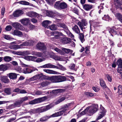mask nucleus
<instances>
[{
	"mask_svg": "<svg viewBox=\"0 0 122 122\" xmlns=\"http://www.w3.org/2000/svg\"><path fill=\"white\" fill-rule=\"evenodd\" d=\"M98 107L97 104H92L91 106L87 107L84 111L80 113L81 115H83L86 113L89 114L90 115H92L97 111Z\"/></svg>",
	"mask_w": 122,
	"mask_h": 122,
	"instance_id": "obj_1",
	"label": "nucleus"
},
{
	"mask_svg": "<svg viewBox=\"0 0 122 122\" xmlns=\"http://www.w3.org/2000/svg\"><path fill=\"white\" fill-rule=\"evenodd\" d=\"M48 79L52 82L58 83L66 81V78L64 76L57 75L49 77Z\"/></svg>",
	"mask_w": 122,
	"mask_h": 122,
	"instance_id": "obj_2",
	"label": "nucleus"
},
{
	"mask_svg": "<svg viewBox=\"0 0 122 122\" xmlns=\"http://www.w3.org/2000/svg\"><path fill=\"white\" fill-rule=\"evenodd\" d=\"M54 7L59 10L66 9L67 8V5L65 2H61L58 1L56 2L54 5Z\"/></svg>",
	"mask_w": 122,
	"mask_h": 122,
	"instance_id": "obj_3",
	"label": "nucleus"
},
{
	"mask_svg": "<svg viewBox=\"0 0 122 122\" xmlns=\"http://www.w3.org/2000/svg\"><path fill=\"white\" fill-rule=\"evenodd\" d=\"M60 112H57L50 116H47L46 115L42 117L40 119V121L42 122L46 121L49 119L50 118L52 117H54L59 116L61 114Z\"/></svg>",
	"mask_w": 122,
	"mask_h": 122,
	"instance_id": "obj_4",
	"label": "nucleus"
},
{
	"mask_svg": "<svg viewBox=\"0 0 122 122\" xmlns=\"http://www.w3.org/2000/svg\"><path fill=\"white\" fill-rule=\"evenodd\" d=\"M57 66L51 64L50 63H49L41 66L40 67L41 68H55L58 69L59 68L58 66L61 68H62L63 67L59 63H57Z\"/></svg>",
	"mask_w": 122,
	"mask_h": 122,
	"instance_id": "obj_5",
	"label": "nucleus"
},
{
	"mask_svg": "<svg viewBox=\"0 0 122 122\" xmlns=\"http://www.w3.org/2000/svg\"><path fill=\"white\" fill-rule=\"evenodd\" d=\"M36 47L37 49L43 51L44 53H45L46 51V48L44 43L39 42L37 44Z\"/></svg>",
	"mask_w": 122,
	"mask_h": 122,
	"instance_id": "obj_6",
	"label": "nucleus"
},
{
	"mask_svg": "<svg viewBox=\"0 0 122 122\" xmlns=\"http://www.w3.org/2000/svg\"><path fill=\"white\" fill-rule=\"evenodd\" d=\"M105 112L106 111L104 110V108L101 105L100 112L96 120L97 121V120L101 119L105 115Z\"/></svg>",
	"mask_w": 122,
	"mask_h": 122,
	"instance_id": "obj_7",
	"label": "nucleus"
},
{
	"mask_svg": "<svg viewBox=\"0 0 122 122\" xmlns=\"http://www.w3.org/2000/svg\"><path fill=\"white\" fill-rule=\"evenodd\" d=\"M82 22V23L81 22H78L77 25L79 26L81 29L83 30V29H85V28L84 26H86L87 25V23L86 20L84 19H83Z\"/></svg>",
	"mask_w": 122,
	"mask_h": 122,
	"instance_id": "obj_8",
	"label": "nucleus"
},
{
	"mask_svg": "<svg viewBox=\"0 0 122 122\" xmlns=\"http://www.w3.org/2000/svg\"><path fill=\"white\" fill-rule=\"evenodd\" d=\"M35 28V26L31 24H29L25 28L23 27L22 31L28 32L30 30H32Z\"/></svg>",
	"mask_w": 122,
	"mask_h": 122,
	"instance_id": "obj_9",
	"label": "nucleus"
},
{
	"mask_svg": "<svg viewBox=\"0 0 122 122\" xmlns=\"http://www.w3.org/2000/svg\"><path fill=\"white\" fill-rule=\"evenodd\" d=\"M54 106V105L50 104L45 106L43 107L40 108V112H42L46 111L49 110Z\"/></svg>",
	"mask_w": 122,
	"mask_h": 122,
	"instance_id": "obj_10",
	"label": "nucleus"
},
{
	"mask_svg": "<svg viewBox=\"0 0 122 122\" xmlns=\"http://www.w3.org/2000/svg\"><path fill=\"white\" fill-rule=\"evenodd\" d=\"M51 35L52 36H54V38L56 39H59L60 36L63 35L62 33L57 31L51 32Z\"/></svg>",
	"mask_w": 122,
	"mask_h": 122,
	"instance_id": "obj_11",
	"label": "nucleus"
},
{
	"mask_svg": "<svg viewBox=\"0 0 122 122\" xmlns=\"http://www.w3.org/2000/svg\"><path fill=\"white\" fill-rule=\"evenodd\" d=\"M24 13L23 10L18 9L14 11L12 15H22L24 14Z\"/></svg>",
	"mask_w": 122,
	"mask_h": 122,
	"instance_id": "obj_12",
	"label": "nucleus"
},
{
	"mask_svg": "<svg viewBox=\"0 0 122 122\" xmlns=\"http://www.w3.org/2000/svg\"><path fill=\"white\" fill-rule=\"evenodd\" d=\"M14 44H15V42H13L10 43V45L9 46V48L10 49L15 50L20 48V45H15Z\"/></svg>",
	"mask_w": 122,
	"mask_h": 122,
	"instance_id": "obj_13",
	"label": "nucleus"
},
{
	"mask_svg": "<svg viewBox=\"0 0 122 122\" xmlns=\"http://www.w3.org/2000/svg\"><path fill=\"white\" fill-rule=\"evenodd\" d=\"M51 23V22L48 20H46L43 21L42 23V26L45 28L49 29L50 26L49 25Z\"/></svg>",
	"mask_w": 122,
	"mask_h": 122,
	"instance_id": "obj_14",
	"label": "nucleus"
},
{
	"mask_svg": "<svg viewBox=\"0 0 122 122\" xmlns=\"http://www.w3.org/2000/svg\"><path fill=\"white\" fill-rule=\"evenodd\" d=\"M43 71L48 74H60L58 72L50 70L45 69L43 70Z\"/></svg>",
	"mask_w": 122,
	"mask_h": 122,
	"instance_id": "obj_15",
	"label": "nucleus"
},
{
	"mask_svg": "<svg viewBox=\"0 0 122 122\" xmlns=\"http://www.w3.org/2000/svg\"><path fill=\"white\" fill-rule=\"evenodd\" d=\"M23 72L25 74L29 73H31V67L30 65L27 67L24 68L23 70Z\"/></svg>",
	"mask_w": 122,
	"mask_h": 122,
	"instance_id": "obj_16",
	"label": "nucleus"
},
{
	"mask_svg": "<svg viewBox=\"0 0 122 122\" xmlns=\"http://www.w3.org/2000/svg\"><path fill=\"white\" fill-rule=\"evenodd\" d=\"M12 34L14 35H16L19 37H21L22 35V32L17 30H15L12 32Z\"/></svg>",
	"mask_w": 122,
	"mask_h": 122,
	"instance_id": "obj_17",
	"label": "nucleus"
},
{
	"mask_svg": "<svg viewBox=\"0 0 122 122\" xmlns=\"http://www.w3.org/2000/svg\"><path fill=\"white\" fill-rule=\"evenodd\" d=\"M83 9L86 10H89L92 8V5L88 4H85L82 5Z\"/></svg>",
	"mask_w": 122,
	"mask_h": 122,
	"instance_id": "obj_18",
	"label": "nucleus"
},
{
	"mask_svg": "<svg viewBox=\"0 0 122 122\" xmlns=\"http://www.w3.org/2000/svg\"><path fill=\"white\" fill-rule=\"evenodd\" d=\"M64 57L60 56H58L54 55L52 57L53 59L56 61H62L64 60Z\"/></svg>",
	"mask_w": 122,
	"mask_h": 122,
	"instance_id": "obj_19",
	"label": "nucleus"
},
{
	"mask_svg": "<svg viewBox=\"0 0 122 122\" xmlns=\"http://www.w3.org/2000/svg\"><path fill=\"white\" fill-rule=\"evenodd\" d=\"M7 76L11 79L13 80L16 78L17 74L15 73H10L7 74Z\"/></svg>",
	"mask_w": 122,
	"mask_h": 122,
	"instance_id": "obj_20",
	"label": "nucleus"
},
{
	"mask_svg": "<svg viewBox=\"0 0 122 122\" xmlns=\"http://www.w3.org/2000/svg\"><path fill=\"white\" fill-rule=\"evenodd\" d=\"M20 21L23 24L27 25L30 22V20L27 18H25L20 20Z\"/></svg>",
	"mask_w": 122,
	"mask_h": 122,
	"instance_id": "obj_21",
	"label": "nucleus"
},
{
	"mask_svg": "<svg viewBox=\"0 0 122 122\" xmlns=\"http://www.w3.org/2000/svg\"><path fill=\"white\" fill-rule=\"evenodd\" d=\"M32 54L39 57L43 56V53L41 52L33 51L32 52Z\"/></svg>",
	"mask_w": 122,
	"mask_h": 122,
	"instance_id": "obj_22",
	"label": "nucleus"
},
{
	"mask_svg": "<svg viewBox=\"0 0 122 122\" xmlns=\"http://www.w3.org/2000/svg\"><path fill=\"white\" fill-rule=\"evenodd\" d=\"M15 28L17 29L22 31L23 30V26L19 23L17 22H15Z\"/></svg>",
	"mask_w": 122,
	"mask_h": 122,
	"instance_id": "obj_23",
	"label": "nucleus"
},
{
	"mask_svg": "<svg viewBox=\"0 0 122 122\" xmlns=\"http://www.w3.org/2000/svg\"><path fill=\"white\" fill-rule=\"evenodd\" d=\"M0 80L2 82L5 83H7L9 82V80L6 76H2Z\"/></svg>",
	"mask_w": 122,
	"mask_h": 122,
	"instance_id": "obj_24",
	"label": "nucleus"
},
{
	"mask_svg": "<svg viewBox=\"0 0 122 122\" xmlns=\"http://www.w3.org/2000/svg\"><path fill=\"white\" fill-rule=\"evenodd\" d=\"M78 38L82 43H83L85 41L84 36L82 33H79Z\"/></svg>",
	"mask_w": 122,
	"mask_h": 122,
	"instance_id": "obj_25",
	"label": "nucleus"
},
{
	"mask_svg": "<svg viewBox=\"0 0 122 122\" xmlns=\"http://www.w3.org/2000/svg\"><path fill=\"white\" fill-rule=\"evenodd\" d=\"M72 29L75 33L79 34L80 33V30L78 27L77 25H75L72 28Z\"/></svg>",
	"mask_w": 122,
	"mask_h": 122,
	"instance_id": "obj_26",
	"label": "nucleus"
},
{
	"mask_svg": "<svg viewBox=\"0 0 122 122\" xmlns=\"http://www.w3.org/2000/svg\"><path fill=\"white\" fill-rule=\"evenodd\" d=\"M114 5L118 7H119L122 5L119 0H114Z\"/></svg>",
	"mask_w": 122,
	"mask_h": 122,
	"instance_id": "obj_27",
	"label": "nucleus"
},
{
	"mask_svg": "<svg viewBox=\"0 0 122 122\" xmlns=\"http://www.w3.org/2000/svg\"><path fill=\"white\" fill-rule=\"evenodd\" d=\"M68 107L69 106L67 104H66L64 105V108L62 110V111L58 112H60L61 113V115H59V116H60L61 115H63V113H65L67 110H68Z\"/></svg>",
	"mask_w": 122,
	"mask_h": 122,
	"instance_id": "obj_28",
	"label": "nucleus"
},
{
	"mask_svg": "<svg viewBox=\"0 0 122 122\" xmlns=\"http://www.w3.org/2000/svg\"><path fill=\"white\" fill-rule=\"evenodd\" d=\"M115 30L117 33V34L118 35H120L121 36H122V35L121 34V33L122 31V29L121 28H117L115 27Z\"/></svg>",
	"mask_w": 122,
	"mask_h": 122,
	"instance_id": "obj_29",
	"label": "nucleus"
},
{
	"mask_svg": "<svg viewBox=\"0 0 122 122\" xmlns=\"http://www.w3.org/2000/svg\"><path fill=\"white\" fill-rule=\"evenodd\" d=\"M100 83L101 86L104 89L107 88L106 85L104 81L102 79H100Z\"/></svg>",
	"mask_w": 122,
	"mask_h": 122,
	"instance_id": "obj_30",
	"label": "nucleus"
},
{
	"mask_svg": "<svg viewBox=\"0 0 122 122\" xmlns=\"http://www.w3.org/2000/svg\"><path fill=\"white\" fill-rule=\"evenodd\" d=\"M30 97L25 96L23 97L20 98L19 99V101L22 104L23 102L25 101L28 99Z\"/></svg>",
	"mask_w": 122,
	"mask_h": 122,
	"instance_id": "obj_31",
	"label": "nucleus"
},
{
	"mask_svg": "<svg viewBox=\"0 0 122 122\" xmlns=\"http://www.w3.org/2000/svg\"><path fill=\"white\" fill-rule=\"evenodd\" d=\"M43 13L46 14V15H54V13L53 12L48 10H45Z\"/></svg>",
	"mask_w": 122,
	"mask_h": 122,
	"instance_id": "obj_32",
	"label": "nucleus"
},
{
	"mask_svg": "<svg viewBox=\"0 0 122 122\" xmlns=\"http://www.w3.org/2000/svg\"><path fill=\"white\" fill-rule=\"evenodd\" d=\"M61 39L62 42L64 44L69 43L70 41V40L66 37L63 38Z\"/></svg>",
	"mask_w": 122,
	"mask_h": 122,
	"instance_id": "obj_33",
	"label": "nucleus"
},
{
	"mask_svg": "<svg viewBox=\"0 0 122 122\" xmlns=\"http://www.w3.org/2000/svg\"><path fill=\"white\" fill-rule=\"evenodd\" d=\"M62 50L66 53L67 54H71L73 52V51L72 50H71L69 49H66L64 48H63L62 49Z\"/></svg>",
	"mask_w": 122,
	"mask_h": 122,
	"instance_id": "obj_34",
	"label": "nucleus"
},
{
	"mask_svg": "<svg viewBox=\"0 0 122 122\" xmlns=\"http://www.w3.org/2000/svg\"><path fill=\"white\" fill-rule=\"evenodd\" d=\"M115 28V27H113L112 29H110L109 31V32L111 34V35L112 36H113V35L112 34V33L115 35L117 34V33L116 31Z\"/></svg>",
	"mask_w": 122,
	"mask_h": 122,
	"instance_id": "obj_35",
	"label": "nucleus"
},
{
	"mask_svg": "<svg viewBox=\"0 0 122 122\" xmlns=\"http://www.w3.org/2000/svg\"><path fill=\"white\" fill-rule=\"evenodd\" d=\"M17 3L25 5H30V3L25 1H21L17 2Z\"/></svg>",
	"mask_w": 122,
	"mask_h": 122,
	"instance_id": "obj_36",
	"label": "nucleus"
},
{
	"mask_svg": "<svg viewBox=\"0 0 122 122\" xmlns=\"http://www.w3.org/2000/svg\"><path fill=\"white\" fill-rule=\"evenodd\" d=\"M64 91V90L61 89H58L54 90L52 91V92L54 93H58L63 92Z\"/></svg>",
	"mask_w": 122,
	"mask_h": 122,
	"instance_id": "obj_37",
	"label": "nucleus"
},
{
	"mask_svg": "<svg viewBox=\"0 0 122 122\" xmlns=\"http://www.w3.org/2000/svg\"><path fill=\"white\" fill-rule=\"evenodd\" d=\"M85 95L87 97H91L93 96L95 97L97 95L96 93L93 94L92 93L88 92H85Z\"/></svg>",
	"mask_w": 122,
	"mask_h": 122,
	"instance_id": "obj_38",
	"label": "nucleus"
},
{
	"mask_svg": "<svg viewBox=\"0 0 122 122\" xmlns=\"http://www.w3.org/2000/svg\"><path fill=\"white\" fill-rule=\"evenodd\" d=\"M29 42L28 41L25 42L22 44L20 45V48H22L23 46L29 45Z\"/></svg>",
	"mask_w": 122,
	"mask_h": 122,
	"instance_id": "obj_39",
	"label": "nucleus"
},
{
	"mask_svg": "<svg viewBox=\"0 0 122 122\" xmlns=\"http://www.w3.org/2000/svg\"><path fill=\"white\" fill-rule=\"evenodd\" d=\"M57 26L55 25H50L48 29H50L51 30H56L57 29Z\"/></svg>",
	"mask_w": 122,
	"mask_h": 122,
	"instance_id": "obj_40",
	"label": "nucleus"
},
{
	"mask_svg": "<svg viewBox=\"0 0 122 122\" xmlns=\"http://www.w3.org/2000/svg\"><path fill=\"white\" fill-rule=\"evenodd\" d=\"M7 67L3 64L0 65V70L4 71L7 69Z\"/></svg>",
	"mask_w": 122,
	"mask_h": 122,
	"instance_id": "obj_41",
	"label": "nucleus"
},
{
	"mask_svg": "<svg viewBox=\"0 0 122 122\" xmlns=\"http://www.w3.org/2000/svg\"><path fill=\"white\" fill-rule=\"evenodd\" d=\"M40 76V75H36L31 78L30 80L31 81H34L38 79Z\"/></svg>",
	"mask_w": 122,
	"mask_h": 122,
	"instance_id": "obj_42",
	"label": "nucleus"
},
{
	"mask_svg": "<svg viewBox=\"0 0 122 122\" xmlns=\"http://www.w3.org/2000/svg\"><path fill=\"white\" fill-rule=\"evenodd\" d=\"M102 19L104 20L107 21L111 20H112V19L109 16H104L102 17Z\"/></svg>",
	"mask_w": 122,
	"mask_h": 122,
	"instance_id": "obj_43",
	"label": "nucleus"
},
{
	"mask_svg": "<svg viewBox=\"0 0 122 122\" xmlns=\"http://www.w3.org/2000/svg\"><path fill=\"white\" fill-rule=\"evenodd\" d=\"M53 49L60 54L62 55L63 54V52L61 50L59 49L58 48H53Z\"/></svg>",
	"mask_w": 122,
	"mask_h": 122,
	"instance_id": "obj_44",
	"label": "nucleus"
},
{
	"mask_svg": "<svg viewBox=\"0 0 122 122\" xmlns=\"http://www.w3.org/2000/svg\"><path fill=\"white\" fill-rule=\"evenodd\" d=\"M45 59L44 58H38L36 59L35 62L39 63L41 62L42 61H45Z\"/></svg>",
	"mask_w": 122,
	"mask_h": 122,
	"instance_id": "obj_45",
	"label": "nucleus"
},
{
	"mask_svg": "<svg viewBox=\"0 0 122 122\" xmlns=\"http://www.w3.org/2000/svg\"><path fill=\"white\" fill-rule=\"evenodd\" d=\"M39 100V99H36L32 100L29 102V104H30L32 105L37 103Z\"/></svg>",
	"mask_w": 122,
	"mask_h": 122,
	"instance_id": "obj_46",
	"label": "nucleus"
},
{
	"mask_svg": "<svg viewBox=\"0 0 122 122\" xmlns=\"http://www.w3.org/2000/svg\"><path fill=\"white\" fill-rule=\"evenodd\" d=\"M118 93L119 95H121L122 94V86L119 85L118 87Z\"/></svg>",
	"mask_w": 122,
	"mask_h": 122,
	"instance_id": "obj_47",
	"label": "nucleus"
},
{
	"mask_svg": "<svg viewBox=\"0 0 122 122\" xmlns=\"http://www.w3.org/2000/svg\"><path fill=\"white\" fill-rule=\"evenodd\" d=\"M49 83L48 82L46 81L42 82L40 84L42 87H43L47 86Z\"/></svg>",
	"mask_w": 122,
	"mask_h": 122,
	"instance_id": "obj_48",
	"label": "nucleus"
},
{
	"mask_svg": "<svg viewBox=\"0 0 122 122\" xmlns=\"http://www.w3.org/2000/svg\"><path fill=\"white\" fill-rule=\"evenodd\" d=\"M4 60L5 61L8 62L11 60V58L10 56H6L4 58Z\"/></svg>",
	"mask_w": 122,
	"mask_h": 122,
	"instance_id": "obj_49",
	"label": "nucleus"
},
{
	"mask_svg": "<svg viewBox=\"0 0 122 122\" xmlns=\"http://www.w3.org/2000/svg\"><path fill=\"white\" fill-rule=\"evenodd\" d=\"M14 104L15 107H20L21 104L20 101H19V100L16 101Z\"/></svg>",
	"mask_w": 122,
	"mask_h": 122,
	"instance_id": "obj_50",
	"label": "nucleus"
},
{
	"mask_svg": "<svg viewBox=\"0 0 122 122\" xmlns=\"http://www.w3.org/2000/svg\"><path fill=\"white\" fill-rule=\"evenodd\" d=\"M27 15H39V14L33 11H31L28 12L27 14Z\"/></svg>",
	"mask_w": 122,
	"mask_h": 122,
	"instance_id": "obj_51",
	"label": "nucleus"
},
{
	"mask_svg": "<svg viewBox=\"0 0 122 122\" xmlns=\"http://www.w3.org/2000/svg\"><path fill=\"white\" fill-rule=\"evenodd\" d=\"M46 93L45 92H42L41 91H37L35 92V94L37 95H40L44 94L43 93Z\"/></svg>",
	"mask_w": 122,
	"mask_h": 122,
	"instance_id": "obj_52",
	"label": "nucleus"
},
{
	"mask_svg": "<svg viewBox=\"0 0 122 122\" xmlns=\"http://www.w3.org/2000/svg\"><path fill=\"white\" fill-rule=\"evenodd\" d=\"M117 64L118 67H122V60L120 59L118 60L117 62Z\"/></svg>",
	"mask_w": 122,
	"mask_h": 122,
	"instance_id": "obj_53",
	"label": "nucleus"
},
{
	"mask_svg": "<svg viewBox=\"0 0 122 122\" xmlns=\"http://www.w3.org/2000/svg\"><path fill=\"white\" fill-rule=\"evenodd\" d=\"M117 71L118 73H120L122 77V67H118Z\"/></svg>",
	"mask_w": 122,
	"mask_h": 122,
	"instance_id": "obj_54",
	"label": "nucleus"
},
{
	"mask_svg": "<svg viewBox=\"0 0 122 122\" xmlns=\"http://www.w3.org/2000/svg\"><path fill=\"white\" fill-rule=\"evenodd\" d=\"M68 97L67 96H63L61 98H60L59 99L60 101L61 102H62L65 99H67L68 98Z\"/></svg>",
	"mask_w": 122,
	"mask_h": 122,
	"instance_id": "obj_55",
	"label": "nucleus"
},
{
	"mask_svg": "<svg viewBox=\"0 0 122 122\" xmlns=\"http://www.w3.org/2000/svg\"><path fill=\"white\" fill-rule=\"evenodd\" d=\"M71 70H75V65L74 64H71L69 66Z\"/></svg>",
	"mask_w": 122,
	"mask_h": 122,
	"instance_id": "obj_56",
	"label": "nucleus"
},
{
	"mask_svg": "<svg viewBox=\"0 0 122 122\" xmlns=\"http://www.w3.org/2000/svg\"><path fill=\"white\" fill-rule=\"evenodd\" d=\"M106 76L107 78L108 81L110 82H111L112 81V76H110L109 74L106 75Z\"/></svg>",
	"mask_w": 122,
	"mask_h": 122,
	"instance_id": "obj_57",
	"label": "nucleus"
},
{
	"mask_svg": "<svg viewBox=\"0 0 122 122\" xmlns=\"http://www.w3.org/2000/svg\"><path fill=\"white\" fill-rule=\"evenodd\" d=\"M5 91L8 94H10L11 93L10 89L9 88L5 89Z\"/></svg>",
	"mask_w": 122,
	"mask_h": 122,
	"instance_id": "obj_58",
	"label": "nucleus"
},
{
	"mask_svg": "<svg viewBox=\"0 0 122 122\" xmlns=\"http://www.w3.org/2000/svg\"><path fill=\"white\" fill-rule=\"evenodd\" d=\"M61 27L63 28L65 30H68V28L64 24H61Z\"/></svg>",
	"mask_w": 122,
	"mask_h": 122,
	"instance_id": "obj_59",
	"label": "nucleus"
},
{
	"mask_svg": "<svg viewBox=\"0 0 122 122\" xmlns=\"http://www.w3.org/2000/svg\"><path fill=\"white\" fill-rule=\"evenodd\" d=\"M15 107L14 104L10 105L7 107V109H11Z\"/></svg>",
	"mask_w": 122,
	"mask_h": 122,
	"instance_id": "obj_60",
	"label": "nucleus"
},
{
	"mask_svg": "<svg viewBox=\"0 0 122 122\" xmlns=\"http://www.w3.org/2000/svg\"><path fill=\"white\" fill-rule=\"evenodd\" d=\"M31 54H32V53H30V52L28 51H23L22 53H21V55H23V54H25V55H29Z\"/></svg>",
	"mask_w": 122,
	"mask_h": 122,
	"instance_id": "obj_61",
	"label": "nucleus"
},
{
	"mask_svg": "<svg viewBox=\"0 0 122 122\" xmlns=\"http://www.w3.org/2000/svg\"><path fill=\"white\" fill-rule=\"evenodd\" d=\"M12 28V26L10 25H8L6 26L5 29L7 31H10Z\"/></svg>",
	"mask_w": 122,
	"mask_h": 122,
	"instance_id": "obj_62",
	"label": "nucleus"
},
{
	"mask_svg": "<svg viewBox=\"0 0 122 122\" xmlns=\"http://www.w3.org/2000/svg\"><path fill=\"white\" fill-rule=\"evenodd\" d=\"M93 89L95 92H97L100 90L99 88L97 87H94L92 88Z\"/></svg>",
	"mask_w": 122,
	"mask_h": 122,
	"instance_id": "obj_63",
	"label": "nucleus"
},
{
	"mask_svg": "<svg viewBox=\"0 0 122 122\" xmlns=\"http://www.w3.org/2000/svg\"><path fill=\"white\" fill-rule=\"evenodd\" d=\"M31 56H27L25 57V59L28 61H30L31 60Z\"/></svg>",
	"mask_w": 122,
	"mask_h": 122,
	"instance_id": "obj_64",
	"label": "nucleus"
}]
</instances>
